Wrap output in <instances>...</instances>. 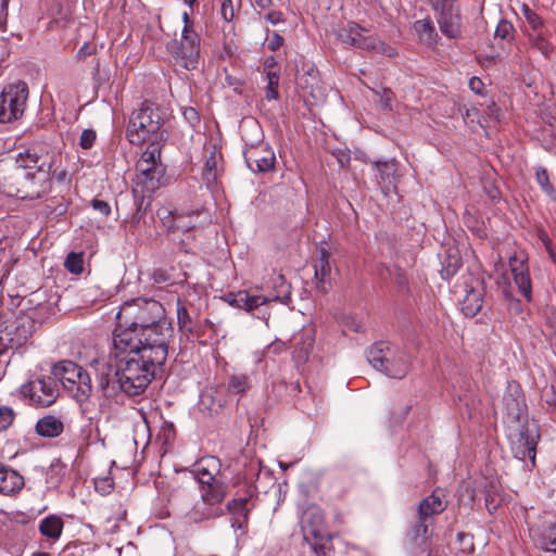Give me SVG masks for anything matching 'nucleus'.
Segmentation results:
<instances>
[{"label":"nucleus","instance_id":"4d7b16f0","mask_svg":"<svg viewBox=\"0 0 556 556\" xmlns=\"http://www.w3.org/2000/svg\"><path fill=\"white\" fill-rule=\"evenodd\" d=\"M10 0H0V29L5 30Z\"/></svg>","mask_w":556,"mask_h":556},{"label":"nucleus","instance_id":"6e6552de","mask_svg":"<svg viewBox=\"0 0 556 556\" xmlns=\"http://www.w3.org/2000/svg\"><path fill=\"white\" fill-rule=\"evenodd\" d=\"M161 149L148 147L137 162L136 188H141L143 195L154 192L161 185L165 168L161 162Z\"/></svg>","mask_w":556,"mask_h":556},{"label":"nucleus","instance_id":"5701e85b","mask_svg":"<svg viewBox=\"0 0 556 556\" xmlns=\"http://www.w3.org/2000/svg\"><path fill=\"white\" fill-rule=\"evenodd\" d=\"M33 321L28 317H17L12 324L2 328L10 339L12 349L24 345L31 336Z\"/></svg>","mask_w":556,"mask_h":556},{"label":"nucleus","instance_id":"69168bd1","mask_svg":"<svg viewBox=\"0 0 556 556\" xmlns=\"http://www.w3.org/2000/svg\"><path fill=\"white\" fill-rule=\"evenodd\" d=\"M457 539L459 542L466 543L467 546L465 549L471 551L473 548L472 538L469 534L460 532L457 534Z\"/></svg>","mask_w":556,"mask_h":556},{"label":"nucleus","instance_id":"c03bdc74","mask_svg":"<svg viewBox=\"0 0 556 556\" xmlns=\"http://www.w3.org/2000/svg\"><path fill=\"white\" fill-rule=\"evenodd\" d=\"M225 301L233 307L244 309V304L247 302V290L230 292L225 296Z\"/></svg>","mask_w":556,"mask_h":556},{"label":"nucleus","instance_id":"e2e57ef3","mask_svg":"<svg viewBox=\"0 0 556 556\" xmlns=\"http://www.w3.org/2000/svg\"><path fill=\"white\" fill-rule=\"evenodd\" d=\"M265 20L273 25L283 22L282 13L280 11H270L266 14Z\"/></svg>","mask_w":556,"mask_h":556},{"label":"nucleus","instance_id":"864d4df0","mask_svg":"<svg viewBox=\"0 0 556 556\" xmlns=\"http://www.w3.org/2000/svg\"><path fill=\"white\" fill-rule=\"evenodd\" d=\"M533 45L544 55H547L549 53V51H551L549 45H548L547 40L545 39V37H542L541 35H538L533 39Z\"/></svg>","mask_w":556,"mask_h":556},{"label":"nucleus","instance_id":"3c124183","mask_svg":"<svg viewBox=\"0 0 556 556\" xmlns=\"http://www.w3.org/2000/svg\"><path fill=\"white\" fill-rule=\"evenodd\" d=\"M91 206L104 217H108L111 214V205L106 201L93 199L91 201Z\"/></svg>","mask_w":556,"mask_h":556},{"label":"nucleus","instance_id":"f03ea898","mask_svg":"<svg viewBox=\"0 0 556 556\" xmlns=\"http://www.w3.org/2000/svg\"><path fill=\"white\" fill-rule=\"evenodd\" d=\"M118 321L140 328L147 341L151 338L154 361L160 362L164 356L165 348L173 338V327L165 318L162 304L155 300L137 298L126 301L116 315Z\"/></svg>","mask_w":556,"mask_h":556},{"label":"nucleus","instance_id":"dca6fc26","mask_svg":"<svg viewBox=\"0 0 556 556\" xmlns=\"http://www.w3.org/2000/svg\"><path fill=\"white\" fill-rule=\"evenodd\" d=\"M157 215L161 218L162 225L169 232L175 231H189L197 227L199 211H170L167 207L159 210Z\"/></svg>","mask_w":556,"mask_h":556},{"label":"nucleus","instance_id":"2eb2a0df","mask_svg":"<svg viewBox=\"0 0 556 556\" xmlns=\"http://www.w3.org/2000/svg\"><path fill=\"white\" fill-rule=\"evenodd\" d=\"M58 384L54 377L38 378L23 386L22 393L29 396L30 401L38 406H49L58 397Z\"/></svg>","mask_w":556,"mask_h":556},{"label":"nucleus","instance_id":"8fccbe9b","mask_svg":"<svg viewBox=\"0 0 556 556\" xmlns=\"http://www.w3.org/2000/svg\"><path fill=\"white\" fill-rule=\"evenodd\" d=\"M496 285L498 286V288L501 289L502 293L504 294V296L506 299H509L511 296L510 281H509V277L507 276L506 273H503L496 279Z\"/></svg>","mask_w":556,"mask_h":556},{"label":"nucleus","instance_id":"09e8293b","mask_svg":"<svg viewBox=\"0 0 556 556\" xmlns=\"http://www.w3.org/2000/svg\"><path fill=\"white\" fill-rule=\"evenodd\" d=\"M96 138H97V134L94 130L92 129H85L81 135H80V138H79V146L80 148L85 149V150H88L90 149L94 141H96Z\"/></svg>","mask_w":556,"mask_h":556},{"label":"nucleus","instance_id":"a19ab883","mask_svg":"<svg viewBox=\"0 0 556 556\" xmlns=\"http://www.w3.org/2000/svg\"><path fill=\"white\" fill-rule=\"evenodd\" d=\"M278 85H279V74L274 71L267 72V88H266V99L275 100L278 98Z\"/></svg>","mask_w":556,"mask_h":556},{"label":"nucleus","instance_id":"a878e982","mask_svg":"<svg viewBox=\"0 0 556 556\" xmlns=\"http://www.w3.org/2000/svg\"><path fill=\"white\" fill-rule=\"evenodd\" d=\"M35 430L40 437L56 438L63 432L64 424L60 418L47 415L36 422Z\"/></svg>","mask_w":556,"mask_h":556},{"label":"nucleus","instance_id":"e433bc0d","mask_svg":"<svg viewBox=\"0 0 556 556\" xmlns=\"http://www.w3.org/2000/svg\"><path fill=\"white\" fill-rule=\"evenodd\" d=\"M270 281L271 286H267V288L273 287L274 292L268 295H280L275 302L285 303L290 295V286L287 283L285 277L282 275H276Z\"/></svg>","mask_w":556,"mask_h":556},{"label":"nucleus","instance_id":"39448f33","mask_svg":"<svg viewBox=\"0 0 556 556\" xmlns=\"http://www.w3.org/2000/svg\"><path fill=\"white\" fill-rule=\"evenodd\" d=\"M303 539L320 556H329L331 535L325 522V515L317 505L308 506L301 518Z\"/></svg>","mask_w":556,"mask_h":556},{"label":"nucleus","instance_id":"338daca9","mask_svg":"<svg viewBox=\"0 0 556 556\" xmlns=\"http://www.w3.org/2000/svg\"><path fill=\"white\" fill-rule=\"evenodd\" d=\"M182 22H184V28L188 30H194V22L190 18V15L188 12H184L181 15Z\"/></svg>","mask_w":556,"mask_h":556},{"label":"nucleus","instance_id":"c756f323","mask_svg":"<svg viewBox=\"0 0 556 556\" xmlns=\"http://www.w3.org/2000/svg\"><path fill=\"white\" fill-rule=\"evenodd\" d=\"M329 253L323 248L319 251V257L314 264L315 278L318 281V288L321 290L326 289V283L330 280L331 266L329 263Z\"/></svg>","mask_w":556,"mask_h":556},{"label":"nucleus","instance_id":"1a4fd4ad","mask_svg":"<svg viewBox=\"0 0 556 556\" xmlns=\"http://www.w3.org/2000/svg\"><path fill=\"white\" fill-rule=\"evenodd\" d=\"M28 99V86L23 80L8 84L0 94V123H12L23 116Z\"/></svg>","mask_w":556,"mask_h":556},{"label":"nucleus","instance_id":"37998d69","mask_svg":"<svg viewBox=\"0 0 556 556\" xmlns=\"http://www.w3.org/2000/svg\"><path fill=\"white\" fill-rule=\"evenodd\" d=\"M535 177H536V181L541 186L542 190L546 194L552 195L554 193V188L549 182L547 170L543 167H538L535 170Z\"/></svg>","mask_w":556,"mask_h":556},{"label":"nucleus","instance_id":"774afa93","mask_svg":"<svg viewBox=\"0 0 556 556\" xmlns=\"http://www.w3.org/2000/svg\"><path fill=\"white\" fill-rule=\"evenodd\" d=\"M78 546L76 545H66L62 552V556H77Z\"/></svg>","mask_w":556,"mask_h":556},{"label":"nucleus","instance_id":"b1692460","mask_svg":"<svg viewBox=\"0 0 556 556\" xmlns=\"http://www.w3.org/2000/svg\"><path fill=\"white\" fill-rule=\"evenodd\" d=\"M24 486V478L14 469L0 463V493L11 495Z\"/></svg>","mask_w":556,"mask_h":556},{"label":"nucleus","instance_id":"5fc2aeb1","mask_svg":"<svg viewBox=\"0 0 556 556\" xmlns=\"http://www.w3.org/2000/svg\"><path fill=\"white\" fill-rule=\"evenodd\" d=\"M313 340L309 339L307 342V346L305 349H296L294 351L293 357L298 363L305 362L307 359L309 349L312 348Z\"/></svg>","mask_w":556,"mask_h":556},{"label":"nucleus","instance_id":"2f4dec72","mask_svg":"<svg viewBox=\"0 0 556 556\" xmlns=\"http://www.w3.org/2000/svg\"><path fill=\"white\" fill-rule=\"evenodd\" d=\"M482 306L483 296L481 290H468L463 300V313L468 317H473L481 311Z\"/></svg>","mask_w":556,"mask_h":556},{"label":"nucleus","instance_id":"13d9d810","mask_svg":"<svg viewBox=\"0 0 556 556\" xmlns=\"http://www.w3.org/2000/svg\"><path fill=\"white\" fill-rule=\"evenodd\" d=\"M184 116L191 125H195L200 122L199 113L193 108H186L184 110Z\"/></svg>","mask_w":556,"mask_h":556},{"label":"nucleus","instance_id":"7ed1b4c3","mask_svg":"<svg viewBox=\"0 0 556 556\" xmlns=\"http://www.w3.org/2000/svg\"><path fill=\"white\" fill-rule=\"evenodd\" d=\"M164 119L159 108L143 102L140 109L132 112L127 126V138L131 144L149 142L148 147L162 148L168 139L163 128Z\"/></svg>","mask_w":556,"mask_h":556},{"label":"nucleus","instance_id":"c9c22d12","mask_svg":"<svg viewBox=\"0 0 556 556\" xmlns=\"http://www.w3.org/2000/svg\"><path fill=\"white\" fill-rule=\"evenodd\" d=\"M217 166H218V153L216 150H212L205 159V163L202 169L203 179L207 185L216 181L217 178Z\"/></svg>","mask_w":556,"mask_h":556},{"label":"nucleus","instance_id":"412c9836","mask_svg":"<svg viewBox=\"0 0 556 556\" xmlns=\"http://www.w3.org/2000/svg\"><path fill=\"white\" fill-rule=\"evenodd\" d=\"M432 522L419 519V516H417L415 523L409 528V530L406 533V544L413 551H425L428 541L432 535Z\"/></svg>","mask_w":556,"mask_h":556},{"label":"nucleus","instance_id":"f257e3e1","mask_svg":"<svg viewBox=\"0 0 556 556\" xmlns=\"http://www.w3.org/2000/svg\"><path fill=\"white\" fill-rule=\"evenodd\" d=\"M150 350L151 346L146 348L142 356L129 357L123 363L117 362L116 369L106 364L98 368L99 384L106 396L113 395L116 388L131 396L141 394L147 389L156 367L162 366L168 355V349L165 348L163 358L156 362Z\"/></svg>","mask_w":556,"mask_h":556},{"label":"nucleus","instance_id":"a18cd8bd","mask_svg":"<svg viewBox=\"0 0 556 556\" xmlns=\"http://www.w3.org/2000/svg\"><path fill=\"white\" fill-rule=\"evenodd\" d=\"M514 33V26L510 22L506 20H502L495 29V37H498L501 39H511Z\"/></svg>","mask_w":556,"mask_h":556},{"label":"nucleus","instance_id":"4468645a","mask_svg":"<svg viewBox=\"0 0 556 556\" xmlns=\"http://www.w3.org/2000/svg\"><path fill=\"white\" fill-rule=\"evenodd\" d=\"M200 36L195 30L182 29L174 58L180 66L194 70L200 56Z\"/></svg>","mask_w":556,"mask_h":556},{"label":"nucleus","instance_id":"58836bf2","mask_svg":"<svg viewBox=\"0 0 556 556\" xmlns=\"http://www.w3.org/2000/svg\"><path fill=\"white\" fill-rule=\"evenodd\" d=\"M177 321L179 329L184 332H191L193 329L192 317L184 302L177 301Z\"/></svg>","mask_w":556,"mask_h":556},{"label":"nucleus","instance_id":"49530a36","mask_svg":"<svg viewBox=\"0 0 556 556\" xmlns=\"http://www.w3.org/2000/svg\"><path fill=\"white\" fill-rule=\"evenodd\" d=\"M15 414L9 406H0V431L8 429L13 420Z\"/></svg>","mask_w":556,"mask_h":556},{"label":"nucleus","instance_id":"ddd939ff","mask_svg":"<svg viewBox=\"0 0 556 556\" xmlns=\"http://www.w3.org/2000/svg\"><path fill=\"white\" fill-rule=\"evenodd\" d=\"M225 494L226 486L224 483L219 481L201 488V497L203 501V505H207L210 507H205L202 509L200 506H195L189 513V519L194 522H200L205 519L218 517L222 514V509L215 508L214 506L219 504L224 500Z\"/></svg>","mask_w":556,"mask_h":556},{"label":"nucleus","instance_id":"72a5a7b5","mask_svg":"<svg viewBox=\"0 0 556 556\" xmlns=\"http://www.w3.org/2000/svg\"><path fill=\"white\" fill-rule=\"evenodd\" d=\"M379 176V184L391 185L397 172V162L395 160L375 162L372 164Z\"/></svg>","mask_w":556,"mask_h":556},{"label":"nucleus","instance_id":"ea45409f","mask_svg":"<svg viewBox=\"0 0 556 556\" xmlns=\"http://www.w3.org/2000/svg\"><path fill=\"white\" fill-rule=\"evenodd\" d=\"M64 266L72 274H81L84 270V253L71 252L65 258Z\"/></svg>","mask_w":556,"mask_h":556},{"label":"nucleus","instance_id":"423d86ee","mask_svg":"<svg viewBox=\"0 0 556 556\" xmlns=\"http://www.w3.org/2000/svg\"><path fill=\"white\" fill-rule=\"evenodd\" d=\"M55 381H59L77 402H86L91 392V379L87 371L72 361H61L51 370Z\"/></svg>","mask_w":556,"mask_h":556},{"label":"nucleus","instance_id":"0eeeda50","mask_svg":"<svg viewBox=\"0 0 556 556\" xmlns=\"http://www.w3.org/2000/svg\"><path fill=\"white\" fill-rule=\"evenodd\" d=\"M140 328H131L124 323L117 320V325L113 331L111 356L116 362L125 361L129 357L142 356L146 348H152L151 338L147 341V337L142 336Z\"/></svg>","mask_w":556,"mask_h":556},{"label":"nucleus","instance_id":"20e7f679","mask_svg":"<svg viewBox=\"0 0 556 556\" xmlns=\"http://www.w3.org/2000/svg\"><path fill=\"white\" fill-rule=\"evenodd\" d=\"M367 357L375 369L393 379H403L410 368L409 355L387 342L376 343Z\"/></svg>","mask_w":556,"mask_h":556},{"label":"nucleus","instance_id":"6e6d98bb","mask_svg":"<svg viewBox=\"0 0 556 556\" xmlns=\"http://www.w3.org/2000/svg\"><path fill=\"white\" fill-rule=\"evenodd\" d=\"M283 37L278 33H273L271 37L268 39L267 47L271 51L278 50L283 45Z\"/></svg>","mask_w":556,"mask_h":556},{"label":"nucleus","instance_id":"cd10ccee","mask_svg":"<svg viewBox=\"0 0 556 556\" xmlns=\"http://www.w3.org/2000/svg\"><path fill=\"white\" fill-rule=\"evenodd\" d=\"M213 470H216V460L215 458L212 457L202 459L194 466V468L192 469V473L200 483L201 488L208 484H213L218 481L215 478V473L213 472Z\"/></svg>","mask_w":556,"mask_h":556},{"label":"nucleus","instance_id":"603ef678","mask_svg":"<svg viewBox=\"0 0 556 556\" xmlns=\"http://www.w3.org/2000/svg\"><path fill=\"white\" fill-rule=\"evenodd\" d=\"M151 278L156 285L168 283L170 281L169 275L161 268L154 269L151 274Z\"/></svg>","mask_w":556,"mask_h":556},{"label":"nucleus","instance_id":"f704fd0d","mask_svg":"<svg viewBox=\"0 0 556 556\" xmlns=\"http://www.w3.org/2000/svg\"><path fill=\"white\" fill-rule=\"evenodd\" d=\"M42 161H49V160L47 159V156L43 157V156L39 155L33 149H27L24 152H21L16 159V163L18 164V166L21 168H23V172L37 169V166Z\"/></svg>","mask_w":556,"mask_h":556},{"label":"nucleus","instance_id":"9d476101","mask_svg":"<svg viewBox=\"0 0 556 556\" xmlns=\"http://www.w3.org/2000/svg\"><path fill=\"white\" fill-rule=\"evenodd\" d=\"M55 157L42 161L35 170L23 172L17 194L23 199H38L50 189V173Z\"/></svg>","mask_w":556,"mask_h":556},{"label":"nucleus","instance_id":"c85d7f7f","mask_svg":"<svg viewBox=\"0 0 556 556\" xmlns=\"http://www.w3.org/2000/svg\"><path fill=\"white\" fill-rule=\"evenodd\" d=\"M535 545L544 552L556 553V522L533 531Z\"/></svg>","mask_w":556,"mask_h":556},{"label":"nucleus","instance_id":"7c9ffc66","mask_svg":"<svg viewBox=\"0 0 556 556\" xmlns=\"http://www.w3.org/2000/svg\"><path fill=\"white\" fill-rule=\"evenodd\" d=\"M280 295H251L247 291V302L244 304V311L249 313H254V311H257L258 314H256V317L262 318L264 320H267L269 317V314L265 311H261V307L276 301Z\"/></svg>","mask_w":556,"mask_h":556},{"label":"nucleus","instance_id":"4c0bfd02","mask_svg":"<svg viewBox=\"0 0 556 556\" xmlns=\"http://www.w3.org/2000/svg\"><path fill=\"white\" fill-rule=\"evenodd\" d=\"M252 383L251 379L245 374H235L230 376L228 381V391L233 393L243 394L250 390Z\"/></svg>","mask_w":556,"mask_h":556},{"label":"nucleus","instance_id":"f3484780","mask_svg":"<svg viewBox=\"0 0 556 556\" xmlns=\"http://www.w3.org/2000/svg\"><path fill=\"white\" fill-rule=\"evenodd\" d=\"M540 435L535 428L531 429L530 427H522L517 435L516 441L513 443V452L515 457L520 460L529 458L534 465L535 450Z\"/></svg>","mask_w":556,"mask_h":556},{"label":"nucleus","instance_id":"052dcab7","mask_svg":"<svg viewBox=\"0 0 556 556\" xmlns=\"http://www.w3.org/2000/svg\"><path fill=\"white\" fill-rule=\"evenodd\" d=\"M483 83L479 77H471L469 80V88L477 94H482L483 92Z\"/></svg>","mask_w":556,"mask_h":556},{"label":"nucleus","instance_id":"473e14b6","mask_svg":"<svg viewBox=\"0 0 556 556\" xmlns=\"http://www.w3.org/2000/svg\"><path fill=\"white\" fill-rule=\"evenodd\" d=\"M414 29L421 42L433 45L438 37L432 22L429 18L418 20L414 23Z\"/></svg>","mask_w":556,"mask_h":556},{"label":"nucleus","instance_id":"a211bd4d","mask_svg":"<svg viewBox=\"0 0 556 556\" xmlns=\"http://www.w3.org/2000/svg\"><path fill=\"white\" fill-rule=\"evenodd\" d=\"M244 160L252 172H268L275 166V153L266 144L251 147L244 152Z\"/></svg>","mask_w":556,"mask_h":556},{"label":"nucleus","instance_id":"bf43d9fd","mask_svg":"<svg viewBox=\"0 0 556 556\" xmlns=\"http://www.w3.org/2000/svg\"><path fill=\"white\" fill-rule=\"evenodd\" d=\"M222 14L226 21H229L233 16V8L231 0H223L222 2Z\"/></svg>","mask_w":556,"mask_h":556},{"label":"nucleus","instance_id":"de8ad7c7","mask_svg":"<svg viewBox=\"0 0 556 556\" xmlns=\"http://www.w3.org/2000/svg\"><path fill=\"white\" fill-rule=\"evenodd\" d=\"M522 13L526 18V21L529 23V25L536 30L543 25L542 18L532 11L528 5L522 7Z\"/></svg>","mask_w":556,"mask_h":556},{"label":"nucleus","instance_id":"9b49d317","mask_svg":"<svg viewBox=\"0 0 556 556\" xmlns=\"http://www.w3.org/2000/svg\"><path fill=\"white\" fill-rule=\"evenodd\" d=\"M431 8L438 13V24L441 33L448 38L462 36V17L455 0H429Z\"/></svg>","mask_w":556,"mask_h":556},{"label":"nucleus","instance_id":"f8f14e48","mask_svg":"<svg viewBox=\"0 0 556 556\" xmlns=\"http://www.w3.org/2000/svg\"><path fill=\"white\" fill-rule=\"evenodd\" d=\"M365 29L354 22H350L338 31V38L342 43L365 50H372L389 56L394 55V50L386 46L374 36L364 35Z\"/></svg>","mask_w":556,"mask_h":556},{"label":"nucleus","instance_id":"aec40b11","mask_svg":"<svg viewBox=\"0 0 556 556\" xmlns=\"http://www.w3.org/2000/svg\"><path fill=\"white\" fill-rule=\"evenodd\" d=\"M509 267L520 294L530 302L532 300V285L529 268L525 260L517 255L509 257Z\"/></svg>","mask_w":556,"mask_h":556},{"label":"nucleus","instance_id":"680f3d73","mask_svg":"<svg viewBox=\"0 0 556 556\" xmlns=\"http://www.w3.org/2000/svg\"><path fill=\"white\" fill-rule=\"evenodd\" d=\"M11 348L10 339H8V334L5 330L0 327V354L7 352Z\"/></svg>","mask_w":556,"mask_h":556},{"label":"nucleus","instance_id":"4be33fe9","mask_svg":"<svg viewBox=\"0 0 556 556\" xmlns=\"http://www.w3.org/2000/svg\"><path fill=\"white\" fill-rule=\"evenodd\" d=\"M228 402V395L224 388L207 387L200 395V407L208 414H219Z\"/></svg>","mask_w":556,"mask_h":556},{"label":"nucleus","instance_id":"6ab92c4d","mask_svg":"<svg viewBox=\"0 0 556 556\" xmlns=\"http://www.w3.org/2000/svg\"><path fill=\"white\" fill-rule=\"evenodd\" d=\"M445 492L442 489H435L433 492L421 500L417 507V516L430 522H434V516L443 513L447 507Z\"/></svg>","mask_w":556,"mask_h":556},{"label":"nucleus","instance_id":"79ce46f5","mask_svg":"<svg viewBox=\"0 0 556 556\" xmlns=\"http://www.w3.org/2000/svg\"><path fill=\"white\" fill-rule=\"evenodd\" d=\"M248 500L247 498H236L227 504V508L235 515L242 517L243 521L248 520Z\"/></svg>","mask_w":556,"mask_h":556},{"label":"nucleus","instance_id":"393cba45","mask_svg":"<svg viewBox=\"0 0 556 556\" xmlns=\"http://www.w3.org/2000/svg\"><path fill=\"white\" fill-rule=\"evenodd\" d=\"M503 402L507 415L513 420H518L520 416L525 413V397L518 387L509 386L508 391L504 394Z\"/></svg>","mask_w":556,"mask_h":556},{"label":"nucleus","instance_id":"bb28decb","mask_svg":"<svg viewBox=\"0 0 556 556\" xmlns=\"http://www.w3.org/2000/svg\"><path fill=\"white\" fill-rule=\"evenodd\" d=\"M63 528V519L60 516L52 514L40 520L38 531L42 536L56 541L61 538Z\"/></svg>","mask_w":556,"mask_h":556},{"label":"nucleus","instance_id":"0e129e2a","mask_svg":"<svg viewBox=\"0 0 556 556\" xmlns=\"http://www.w3.org/2000/svg\"><path fill=\"white\" fill-rule=\"evenodd\" d=\"M391 102H392V92L390 90H384L381 96V99H380L381 106L386 110H391V108H392Z\"/></svg>","mask_w":556,"mask_h":556}]
</instances>
